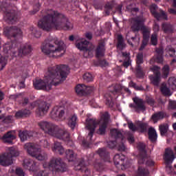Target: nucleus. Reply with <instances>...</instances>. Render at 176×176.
<instances>
[{
  "label": "nucleus",
  "mask_w": 176,
  "mask_h": 176,
  "mask_svg": "<svg viewBox=\"0 0 176 176\" xmlns=\"http://www.w3.org/2000/svg\"><path fill=\"white\" fill-rule=\"evenodd\" d=\"M126 160V156L122 154H116L113 157V162L116 167L120 168V167H124V160Z\"/></svg>",
  "instance_id": "24"
},
{
  "label": "nucleus",
  "mask_w": 176,
  "mask_h": 176,
  "mask_svg": "<svg viewBox=\"0 0 176 176\" xmlns=\"http://www.w3.org/2000/svg\"><path fill=\"white\" fill-rule=\"evenodd\" d=\"M145 148H146L145 144L141 142L138 144V149L140 151V154L138 155V164H144L145 163V159H146V151Z\"/></svg>",
  "instance_id": "16"
},
{
  "label": "nucleus",
  "mask_w": 176,
  "mask_h": 176,
  "mask_svg": "<svg viewBox=\"0 0 176 176\" xmlns=\"http://www.w3.org/2000/svg\"><path fill=\"white\" fill-rule=\"evenodd\" d=\"M131 30L133 32L142 31L143 40L140 50H144L149 42L151 29L145 26V18L142 16H138L131 19Z\"/></svg>",
  "instance_id": "5"
},
{
  "label": "nucleus",
  "mask_w": 176,
  "mask_h": 176,
  "mask_svg": "<svg viewBox=\"0 0 176 176\" xmlns=\"http://www.w3.org/2000/svg\"><path fill=\"white\" fill-rule=\"evenodd\" d=\"M110 133L111 137H114L116 140H118L119 138L120 140H122L123 138H124V137L123 136V133H122V132L118 129H111Z\"/></svg>",
  "instance_id": "36"
},
{
  "label": "nucleus",
  "mask_w": 176,
  "mask_h": 176,
  "mask_svg": "<svg viewBox=\"0 0 176 176\" xmlns=\"http://www.w3.org/2000/svg\"><path fill=\"white\" fill-rule=\"evenodd\" d=\"M64 115H65V111L61 109V107L58 106L54 107L51 111V118L52 119H61Z\"/></svg>",
  "instance_id": "23"
},
{
  "label": "nucleus",
  "mask_w": 176,
  "mask_h": 176,
  "mask_svg": "<svg viewBox=\"0 0 176 176\" xmlns=\"http://www.w3.org/2000/svg\"><path fill=\"white\" fill-rule=\"evenodd\" d=\"M74 169L76 171H81L82 173L84 171L87 175H90V170L85 166V161L80 162L78 165L74 167Z\"/></svg>",
  "instance_id": "34"
},
{
  "label": "nucleus",
  "mask_w": 176,
  "mask_h": 176,
  "mask_svg": "<svg viewBox=\"0 0 176 176\" xmlns=\"http://www.w3.org/2000/svg\"><path fill=\"white\" fill-rule=\"evenodd\" d=\"M148 140L151 142H156L157 140V133H156V130L155 128L151 126L148 128Z\"/></svg>",
  "instance_id": "33"
},
{
  "label": "nucleus",
  "mask_w": 176,
  "mask_h": 176,
  "mask_svg": "<svg viewBox=\"0 0 176 176\" xmlns=\"http://www.w3.org/2000/svg\"><path fill=\"white\" fill-rule=\"evenodd\" d=\"M65 155L69 162H74L76 160L77 154L71 149L66 150Z\"/></svg>",
  "instance_id": "38"
},
{
  "label": "nucleus",
  "mask_w": 176,
  "mask_h": 176,
  "mask_svg": "<svg viewBox=\"0 0 176 176\" xmlns=\"http://www.w3.org/2000/svg\"><path fill=\"white\" fill-rule=\"evenodd\" d=\"M160 91L164 96H171V91L167 87L165 83L161 85Z\"/></svg>",
  "instance_id": "42"
},
{
  "label": "nucleus",
  "mask_w": 176,
  "mask_h": 176,
  "mask_svg": "<svg viewBox=\"0 0 176 176\" xmlns=\"http://www.w3.org/2000/svg\"><path fill=\"white\" fill-rule=\"evenodd\" d=\"M8 63V58L6 57L0 55V71H2L6 67Z\"/></svg>",
  "instance_id": "47"
},
{
  "label": "nucleus",
  "mask_w": 176,
  "mask_h": 176,
  "mask_svg": "<svg viewBox=\"0 0 176 176\" xmlns=\"http://www.w3.org/2000/svg\"><path fill=\"white\" fill-rule=\"evenodd\" d=\"M3 34L7 38H23V32L17 26L5 27Z\"/></svg>",
  "instance_id": "12"
},
{
  "label": "nucleus",
  "mask_w": 176,
  "mask_h": 176,
  "mask_svg": "<svg viewBox=\"0 0 176 176\" xmlns=\"http://www.w3.org/2000/svg\"><path fill=\"white\" fill-rule=\"evenodd\" d=\"M136 63L137 66L144 63V54L142 53L138 54L136 56Z\"/></svg>",
  "instance_id": "49"
},
{
  "label": "nucleus",
  "mask_w": 176,
  "mask_h": 176,
  "mask_svg": "<svg viewBox=\"0 0 176 176\" xmlns=\"http://www.w3.org/2000/svg\"><path fill=\"white\" fill-rule=\"evenodd\" d=\"M5 144H13V140H16V135L12 131L5 133L3 137L1 138Z\"/></svg>",
  "instance_id": "25"
},
{
  "label": "nucleus",
  "mask_w": 176,
  "mask_h": 176,
  "mask_svg": "<svg viewBox=\"0 0 176 176\" xmlns=\"http://www.w3.org/2000/svg\"><path fill=\"white\" fill-rule=\"evenodd\" d=\"M100 157L102 159L104 162H109V152L107 151L106 148H99L97 151Z\"/></svg>",
  "instance_id": "28"
},
{
  "label": "nucleus",
  "mask_w": 176,
  "mask_h": 176,
  "mask_svg": "<svg viewBox=\"0 0 176 176\" xmlns=\"http://www.w3.org/2000/svg\"><path fill=\"white\" fill-rule=\"evenodd\" d=\"M154 17L157 20H167V14L163 10H160V12H157Z\"/></svg>",
  "instance_id": "43"
},
{
  "label": "nucleus",
  "mask_w": 176,
  "mask_h": 176,
  "mask_svg": "<svg viewBox=\"0 0 176 176\" xmlns=\"http://www.w3.org/2000/svg\"><path fill=\"white\" fill-rule=\"evenodd\" d=\"M169 109H176V102L174 100H170L168 104Z\"/></svg>",
  "instance_id": "63"
},
{
  "label": "nucleus",
  "mask_w": 176,
  "mask_h": 176,
  "mask_svg": "<svg viewBox=\"0 0 176 176\" xmlns=\"http://www.w3.org/2000/svg\"><path fill=\"white\" fill-rule=\"evenodd\" d=\"M77 123L78 116H76L75 114L69 117L67 120V126H69L72 130H75V127H76Z\"/></svg>",
  "instance_id": "32"
},
{
  "label": "nucleus",
  "mask_w": 176,
  "mask_h": 176,
  "mask_svg": "<svg viewBox=\"0 0 176 176\" xmlns=\"http://www.w3.org/2000/svg\"><path fill=\"white\" fill-rule=\"evenodd\" d=\"M127 140L130 144L134 143V142L135 141V140L134 139V135H133V133H129Z\"/></svg>",
  "instance_id": "62"
},
{
  "label": "nucleus",
  "mask_w": 176,
  "mask_h": 176,
  "mask_svg": "<svg viewBox=\"0 0 176 176\" xmlns=\"http://www.w3.org/2000/svg\"><path fill=\"white\" fill-rule=\"evenodd\" d=\"M133 102L135 104H130V108H133L135 110V112H137V113H140L141 111L144 112V111H146V107H145V102H144V100L140 99V98H134Z\"/></svg>",
  "instance_id": "15"
},
{
  "label": "nucleus",
  "mask_w": 176,
  "mask_h": 176,
  "mask_svg": "<svg viewBox=\"0 0 176 176\" xmlns=\"http://www.w3.org/2000/svg\"><path fill=\"white\" fill-rule=\"evenodd\" d=\"M21 52L24 55L30 54L32 52V47H31L30 45L26 44L23 46Z\"/></svg>",
  "instance_id": "45"
},
{
  "label": "nucleus",
  "mask_w": 176,
  "mask_h": 176,
  "mask_svg": "<svg viewBox=\"0 0 176 176\" xmlns=\"http://www.w3.org/2000/svg\"><path fill=\"white\" fill-rule=\"evenodd\" d=\"M167 116V113L164 111H159L152 115L151 120H153V123H157L159 120H162V119H164Z\"/></svg>",
  "instance_id": "29"
},
{
  "label": "nucleus",
  "mask_w": 176,
  "mask_h": 176,
  "mask_svg": "<svg viewBox=\"0 0 176 176\" xmlns=\"http://www.w3.org/2000/svg\"><path fill=\"white\" fill-rule=\"evenodd\" d=\"M42 18L38 22V27L43 31H52V30H72L74 25L63 14L58 13L52 9L43 10Z\"/></svg>",
  "instance_id": "2"
},
{
  "label": "nucleus",
  "mask_w": 176,
  "mask_h": 176,
  "mask_svg": "<svg viewBox=\"0 0 176 176\" xmlns=\"http://www.w3.org/2000/svg\"><path fill=\"white\" fill-rule=\"evenodd\" d=\"M135 75L137 78H144V76L145 75L144 74V70H142V67H141V65H138L135 69Z\"/></svg>",
  "instance_id": "46"
},
{
  "label": "nucleus",
  "mask_w": 176,
  "mask_h": 176,
  "mask_svg": "<svg viewBox=\"0 0 176 176\" xmlns=\"http://www.w3.org/2000/svg\"><path fill=\"white\" fill-rule=\"evenodd\" d=\"M128 127L131 131H138V126H135L133 122H128Z\"/></svg>",
  "instance_id": "54"
},
{
  "label": "nucleus",
  "mask_w": 176,
  "mask_h": 176,
  "mask_svg": "<svg viewBox=\"0 0 176 176\" xmlns=\"http://www.w3.org/2000/svg\"><path fill=\"white\" fill-rule=\"evenodd\" d=\"M30 115H31V111L30 110H20L15 113V118H16V119H20L21 118H27L28 116H30Z\"/></svg>",
  "instance_id": "37"
},
{
  "label": "nucleus",
  "mask_w": 176,
  "mask_h": 176,
  "mask_svg": "<svg viewBox=\"0 0 176 176\" xmlns=\"http://www.w3.org/2000/svg\"><path fill=\"white\" fill-rule=\"evenodd\" d=\"M156 10H157V6L156 4H152L151 6H150V12L154 17L157 13Z\"/></svg>",
  "instance_id": "53"
},
{
  "label": "nucleus",
  "mask_w": 176,
  "mask_h": 176,
  "mask_svg": "<svg viewBox=\"0 0 176 176\" xmlns=\"http://www.w3.org/2000/svg\"><path fill=\"white\" fill-rule=\"evenodd\" d=\"M98 63L100 67H108V65H109V63H108V62L105 59H99Z\"/></svg>",
  "instance_id": "60"
},
{
  "label": "nucleus",
  "mask_w": 176,
  "mask_h": 176,
  "mask_svg": "<svg viewBox=\"0 0 176 176\" xmlns=\"http://www.w3.org/2000/svg\"><path fill=\"white\" fill-rule=\"evenodd\" d=\"M137 126L138 133H147L149 130V124L148 122H139Z\"/></svg>",
  "instance_id": "31"
},
{
  "label": "nucleus",
  "mask_w": 176,
  "mask_h": 176,
  "mask_svg": "<svg viewBox=\"0 0 176 176\" xmlns=\"http://www.w3.org/2000/svg\"><path fill=\"white\" fill-rule=\"evenodd\" d=\"M104 8L107 10H112V9H113V1L107 2L104 6Z\"/></svg>",
  "instance_id": "61"
},
{
  "label": "nucleus",
  "mask_w": 176,
  "mask_h": 176,
  "mask_svg": "<svg viewBox=\"0 0 176 176\" xmlns=\"http://www.w3.org/2000/svg\"><path fill=\"white\" fill-rule=\"evenodd\" d=\"M95 56L96 58H101L105 56V41L104 40H100L95 50Z\"/></svg>",
  "instance_id": "20"
},
{
  "label": "nucleus",
  "mask_w": 176,
  "mask_h": 176,
  "mask_svg": "<svg viewBox=\"0 0 176 176\" xmlns=\"http://www.w3.org/2000/svg\"><path fill=\"white\" fill-rule=\"evenodd\" d=\"M82 78L86 82H93V76L90 73H85Z\"/></svg>",
  "instance_id": "52"
},
{
  "label": "nucleus",
  "mask_w": 176,
  "mask_h": 176,
  "mask_svg": "<svg viewBox=\"0 0 176 176\" xmlns=\"http://www.w3.org/2000/svg\"><path fill=\"white\" fill-rule=\"evenodd\" d=\"M151 43L153 46L157 45V33L154 32L151 36Z\"/></svg>",
  "instance_id": "51"
},
{
  "label": "nucleus",
  "mask_w": 176,
  "mask_h": 176,
  "mask_svg": "<svg viewBox=\"0 0 176 176\" xmlns=\"http://www.w3.org/2000/svg\"><path fill=\"white\" fill-rule=\"evenodd\" d=\"M69 67L65 65H59L48 67L44 80H36L33 83L36 90L50 91L52 86H58L67 79Z\"/></svg>",
  "instance_id": "1"
},
{
  "label": "nucleus",
  "mask_w": 176,
  "mask_h": 176,
  "mask_svg": "<svg viewBox=\"0 0 176 176\" xmlns=\"http://www.w3.org/2000/svg\"><path fill=\"white\" fill-rule=\"evenodd\" d=\"M16 46H19V44L16 41H13L11 43H6L3 46V52L6 54H10V56H14L16 54V50H19V47H16Z\"/></svg>",
  "instance_id": "17"
},
{
  "label": "nucleus",
  "mask_w": 176,
  "mask_h": 176,
  "mask_svg": "<svg viewBox=\"0 0 176 176\" xmlns=\"http://www.w3.org/2000/svg\"><path fill=\"white\" fill-rule=\"evenodd\" d=\"M168 74H170V66L168 65H165L162 68V76L166 78L168 76Z\"/></svg>",
  "instance_id": "48"
},
{
  "label": "nucleus",
  "mask_w": 176,
  "mask_h": 176,
  "mask_svg": "<svg viewBox=\"0 0 176 176\" xmlns=\"http://www.w3.org/2000/svg\"><path fill=\"white\" fill-rule=\"evenodd\" d=\"M15 173H16V175H18V176H24L25 175L24 171L21 168H16L15 170Z\"/></svg>",
  "instance_id": "64"
},
{
  "label": "nucleus",
  "mask_w": 176,
  "mask_h": 176,
  "mask_svg": "<svg viewBox=\"0 0 176 176\" xmlns=\"http://www.w3.org/2000/svg\"><path fill=\"white\" fill-rule=\"evenodd\" d=\"M52 151L54 153H59V155H64V152H65V150H64V147L61 144L58 142H55L54 144V146L52 147Z\"/></svg>",
  "instance_id": "30"
},
{
  "label": "nucleus",
  "mask_w": 176,
  "mask_h": 176,
  "mask_svg": "<svg viewBox=\"0 0 176 176\" xmlns=\"http://www.w3.org/2000/svg\"><path fill=\"white\" fill-rule=\"evenodd\" d=\"M75 90L78 96H86V94H90L93 91V87H87L83 84H78L76 85Z\"/></svg>",
  "instance_id": "18"
},
{
  "label": "nucleus",
  "mask_w": 176,
  "mask_h": 176,
  "mask_svg": "<svg viewBox=\"0 0 176 176\" xmlns=\"http://www.w3.org/2000/svg\"><path fill=\"white\" fill-rule=\"evenodd\" d=\"M6 21L8 24H14L18 20L17 18V14H16V12L12 11L10 12H7L6 14Z\"/></svg>",
  "instance_id": "26"
},
{
  "label": "nucleus",
  "mask_w": 176,
  "mask_h": 176,
  "mask_svg": "<svg viewBox=\"0 0 176 176\" xmlns=\"http://www.w3.org/2000/svg\"><path fill=\"white\" fill-rule=\"evenodd\" d=\"M77 43H76V47L79 50H82L84 52V57L87 58V57L90 56V54L91 53L92 48H89V45H90V42L87 41V40H85L84 41H81L80 43H78L79 39L78 37L76 38Z\"/></svg>",
  "instance_id": "14"
},
{
  "label": "nucleus",
  "mask_w": 176,
  "mask_h": 176,
  "mask_svg": "<svg viewBox=\"0 0 176 176\" xmlns=\"http://www.w3.org/2000/svg\"><path fill=\"white\" fill-rule=\"evenodd\" d=\"M23 167L29 171H32L34 173V176H49V174L45 170L38 171V168L36 167V163L31 159H25L23 160Z\"/></svg>",
  "instance_id": "9"
},
{
  "label": "nucleus",
  "mask_w": 176,
  "mask_h": 176,
  "mask_svg": "<svg viewBox=\"0 0 176 176\" xmlns=\"http://www.w3.org/2000/svg\"><path fill=\"white\" fill-rule=\"evenodd\" d=\"M162 30L164 34H174L175 29L171 23H164L162 24Z\"/></svg>",
  "instance_id": "27"
},
{
  "label": "nucleus",
  "mask_w": 176,
  "mask_h": 176,
  "mask_svg": "<svg viewBox=\"0 0 176 176\" xmlns=\"http://www.w3.org/2000/svg\"><path fill=\"white\" fill-rule=\"evenodd\" d=\"M43 166L44 168H49L53 174L67 171V164L63 162L61 158L52 157L48 163L44 162Z\"/></svg>",
  "instance_id": "6"
},
{
  "label": "nucleus",
  "mask_w": 176,
  "mask_h": 176,
  "mask_svg": "<svg viewBox=\"0 0 176 176\" xmlns=\"http://www.w3.org/2000/svg\"><path fill=\"white\" fill-rule=\"evenodd\" d=\"M156 54L150 60V64L157 63V64H162L163 63V49L157 48L155 50Z\"/></svg>",
  "instance_id": "21"
},
{
  "label": "nucleus",
  "mask_w": 176,
  "mask_h": 176,
  "mask_svg": "<svg viewBox=\"0 0 176 176\" xmlns=\"http://www.w3.org/2000/svg\"><path fill=\"white\" fill-rule=\"evenodd\" d=\"M159 130L161 135H166V134H167V131H168V125L161 124L159 126Z\"/></svg>",
  "instance_id": "44"
},
{
  "label": "nucleus",
  "mask_w": 176,
  "mask_h": 176,
  "mask_svg": "<svg viewBox=\"0 0 176 176\" xmlns=\"http://www.w3.org/2000/svg\"><path fill=\"white\" fill-rule=\"evenodd\" d=\"M19 135L22 142L27 141L28 138L32 137V134H31V132L28 131H19Z\"/></svg>",
  "instance_id": "39"
},
{
  "label": "nucleus",
  "mask_w": 176,
  "mask_h": 176,
  "mask_svg": "<svg viewBox=\"0 0 176 176\" xmlns=\"http://www.w3.org/2000/svg\"><path fill=\"white\" fill-rule=\"evenodd\" d=\"M175 159V155H174V151H173V149L166 148L164 154V160L165 164L168 165L170 163H173Z\"/></svg>",
  "instance_id": "22"
},
{
  "label": "nucleus",
  "mask_w": 176,
  "mask_h": 176,
  "mask_svg": "<svg viewBox=\"0 0 176 176\" xmlns=\"http://www.w3.org/2000/svg\"><path fill=\"white\" fill-rule=\"evenodd\" d=\"M146 101L148 105H151L153 107V105H155V99L151 96H146Z\"/></svg>",
  "instance_id": "57"
},
{
  "label": "nucleus",
  "mask_w": 176,
  "mask_h": 176,
  "mask_svg": "<svg viewBox=\"0 0 176 176\" xmlns=\"http://www.w3.org/2000/svg\"><path fill=\"white\" fill-rule=\"evenodd\" d=\"M76 38H78V41L76 40ZM69 40L72 42L74 41V40H76V43H80V42H85V40L83 38H80L78 36H74V35H71L69 36Z\"/></svg>",
  "instance_id": "50"
},
{
  "label": "nucleus",
  "mask_w": 176,
  "mask_h": 176,
  "mask_svg": "<svg viewBox=\"0 0 176 176\" xmlns=\"http://www.w3.org/2000/svg\"><path fill=\"white\" fill-rule=\"evenodd\" d=\"M66 47L64 41L57 38L45 40L41 45V52L52 58L63 57L65 53Z\"/></svg>",
  "instance_id": "3"
},
{
  "label": "nucleus",
  "mask_w": 176,
  "mask_h": 176,
  "mask_svg": "<svg viewBox=\"0 0 176 176\" xmlns=\"http://www.w3.org/2000/svg\"><path fill=\"white\" fill-rule=\"evenodd\" d=\"M149 170L144 166H139L136 172V176H148Z\"/></svg>",
  "instance_id": "35"
},
{
  "label": "nucleus",
  "mask_w": 176,
  "mask_h": 176,
  "mask_svg": "<svg viewBox=\"0 0 176 176\" xmlns=\"http://www.w3.org/2000/svg\"><path fill=\"white\" fill-rule=\"evenodd\" d=\"M20 155L16 147H9L8 152L0 155V164L4 167L13 164V157H17Z\"/></svg>",
  "instance_id": "8"
},
{
  "label": "nucleus",
  "mask_w": 176,
  "mask_h": 176,
  "mask_svg": "<svg viewBox=\"0 0 176 176\" xmlns=\"http://www.w3.org/2000/svg\"><path fill=\"white\" fill-rule=\"evenodd\" d=\"M167 50L171 53L170 54V57L175 56V49H174V47H172L171 45H169L167 47Z\"/></svg>",
  "instance_id": "59"
},
{
  "label": "nucleus",
  "mask_w": 176,
  "mask_h": 176,
  "mask_svg": "<svg viewBox=\"0 0 176 176\" xmlns=\"http://www.w3.org/2000/svg\"><path fill=\"white\" fill-rule=\"evenodd\" d=\"M50 104L46 102H41L38 104V107L36 110V114L37 116H45L49 111Z\"/></svg>",
  "instance_id": "19"
},
{
  "label": "nucleus",
  "mask_w": 176,
  "mask_h": 176,
  "mask_svg": "<svg viewBox=\"0 0 176 176\" xmlns=\"http://www.w3.org/2000/svg\"><path fill=\"white\" fill-rule=\"evenodd\" d=\"M150 69L153 72L154 75H160V67L157 66H153L151 67Z\"/></svg>",
  "instance_id": "56"
},
{
  "label": "nucleus",
  "mask_w": 176,
  "mask_h": 176,
  "mask_svg": "<svg viewBox=\"0 0 176 176\" xmlns=\"http://www.w3.org/2000/svg\"><path fill=\"white\" fill-rule=\"evenodd\" d=\"M150 80L151 83L154 86H159L160 83V74H154V76H150Z\"/></svg>",
  "instance_id": "40"
},
{
  "label": "nucleus",
  "mask_w": 176,
  "mask_h": 176,
  "mask_svg": "<svg viewBox=\"0 0 176 176\" xmlns=\"http://www.w3.org/2000/svg\"><path fill=\"white\" fill-rule=\"evenodd\" d=\"M54 137L58 140H62V141H65L69 146H74V142L71 140V135L69 132L65 129H63L58 126V129L55 131Z\"/></svg>",
  "instance_id": "11"
},
{
  "label": "nucleus",
  "mask_w": 176,
  "mask_h": 176,
  "mask_svg": "<svg viewBox=\"0 0 176 176\" xmlns=\"http://www.w3.org/2000/svg\"><path fill=\"white\" fill-rule=\"evenodd\" d=\"M123 89V87H121L120 85H116L114 87V89L113 91L110 93H107L104 95L105 98V104L107 107H113V100L112 98V94H119L121 93Z\"/></svg>",
  "instance_id": "13"
},
{
  "label": "nucleus",
  "mask_w": 176,
  "mask_h": 176,
  "mask_svg": "<svg viewBox=\"0 0 176 176\" xmlns=\"http://www.w3.org/2000/svg\"><path fill=\"white\" fill-rule=\"evenodd\" d=\"M124 39L122 34H118L117 36V47L118 49L122 50L124 47Z\"/></svg>",
  "instance_id": "41"
},
{
  "label": "nucleus",
  "mask_w": 176,
  "mask_h": 176,
  "mask_svg": "<svg viewBox=\"0 0 176 176\" xmlns=\"http://www.w3.org/2000/svg\"><path fill=\"white\" fill-rule=\"evenodd\" d=\"M109 121V114L108 112L101 116L100 120L96 118H87L86 120V128L89 131L87 138L91 140L96 131V128L99 125L97 133L100 135H104L107 133V127H108V123Z\"/></svg>",
  "instance_id": "4"
},
{
  "label": "nucleus",
  "mask_w": 176,
  "mask_h": 176,
  "mask_svg": "<svg viewBox=\"0 0 176 176\" xmlns=\"http://www.w3.org/2000/svg\"><path fill=\"white\" fill-rule=\"evenodd\" d=\"M38 126L45 133L54 137L56 131L58 130V126L47 121H40L38 122Z\"/></svg>",
  "instance_id": "10"
},
{
  "label": "nucleus",
  "mask_w": 176,
  "mask_h": 176,
  "mask_svg": "<svg viewBox=\"0 0 176 176\" xmlns=\"http://www.w3.org/2000/svg\"><path fill=\"white\" fill-rule=\"evenodd\" d=\"M122 58H124V61L125 60H131V57H130V52H122Z\"/></svg>",
  "instance_id": "58"
},
{
  "label": "nucleus",
  "mask_w": 176,
  "mask_h": 176,
  "mask_svg": "<svg viewBox=\"0 0 176 176\" xmlns=\"http://www.w3.org/2000/svg\"><path fill=\"white\" fill-rule=\"evenodd\" d=\"M23 148L30 156L35 157L37 160L43 161L47 159V154L41 153V147L35 143H26Z\"/></svg>",
  "instance_id": "7"
},
{
  "label": "nucleus",
  "mask_w": 176,
  "mask_h": 176,
  "mask_svg": "<svg viewBox=\"0 0 176 176\" xmlns=\"http://www.w3.org/2000/svg\"><path fill=\"white\" fill-rule=\"evenodd\" d=\"M30 31H32L34 36H35V38H41V32L36 30V28H30Z\"/></svg>",
  "instance_id": "55"
}]
</instances>
